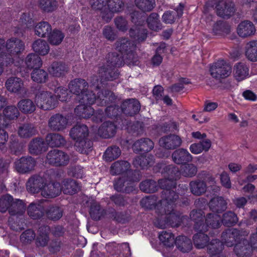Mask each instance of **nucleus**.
<instances>
[{
    "label": "nucleus",
    "mask_w": 257,
    "mask_h": 257,
    "mask_svg": "<svg viewBox=\"0 0 257 257\" xmlns=\"http://www.w3.org/2000/svg\"><path fill=\"white\" fill-rule=\"evenodd\" d=\"M207 252L211 257H225L221 251L223 245L221 241L218 239H212L209 240L207 246Z\"/></svg>",
    "instance_id": "nucleus-27"
},
{
    "label": "nucleus",
    "mask_w": 257,
    "mask_h": 257,
    "mask_svg": "<svg viewBox=\"0 0 257 257\" xmlns=\"http://www.w3.org/2000/svg\"><path fill=\"white\" fill-rule=\"evenodd\" d=\"M154 147L153 142L149 138H142L136 141L133 145V149L136 153L151 151Z\"/></svg>",
    "instance_id": "nucleus-28"
},
{
    "label": "nucleus",
    "mask_w": 257,
    "mask_h": 257,
    "mask_svg": "<svg viewBox=\"0 0 257 257\" xmlns=\"http://www.w3.org/2000/svg\"><path fill=\"white\" fill-rule=\"evenodd\" d=\"M182 143L181 138L176 135H170L161 137L159 141L160 146L167 150H174L180 147Z\"/></svg>",
    "instance_id": "nucleus-16"
},
{
    "label": "nucleus",
    "mask_w": 257,
    "mask_h": 257,
    "mask_svg": "<svg viewBox=\"0 0 257 257\" xmlns=\"http://www.w3.org/2000/svg\"><path fill=\"white\" fill-rule=\"evenodd\" d=\"M26 205L23 200L16 199L13 201L9 213L12 216H22L25 212Z\"/></svg>",
    "instance_id": "nucleus-46"
},
{
    "label": "nucleus",
    "mask_w": 257,
    "mask_h": 257,
    "mask_svg": "<svg viewBox=\"0 0 257 257\" xmlns=\"http://www.w3.org/2000/svg\"><path fill=\"white\" fill-rule=\"evenodd\" d=\"M6 87L7 90L13 93H19L24 86L22 79L17 77L9 78L6 82Z\"/></svg>",
    "instance_id": "nucleus-33"
},
{
    "label": "nucleus",
    "mask_w": 257,
    "mask_h": 257,
    "mask_svg": "<svg viewBox=\"0 0 257 257\" xmlns=\"http://www.w3.org/2000/svg\"><path fill=\"white\" fill-rule=\"evenodd\" d=\"M121 108V111L125 114L133 116L140 111L141 105L137 99L132 98L123 101Z\"/></svg>",
    "instance_id": "nucleus-24"
},
{
    "label": "nucleus",
    "mask_w": 257,
    "mask_h": 257,
    "mask_svg": "<svg viewBox=\"0 0 257 257\" xmlns=\"http://www.w3.org/2000/svg\"><path fill=\"white\" fill-rule=\"evenodd\" d=\"M245 56L251 61H257V40H252L246 44Z\"/></svg>",
    "instance_id": "nucleus-53"
},
{
    "label": "nucleus",
    "mask_w": 257,
    "mask_h": 257,
    "mask_svg": "<svg viewBox=\"0 0 257 257\" xmlns=\"http://www.w3.org/2000/svg\"><path fill=\"white\" fill-rule=\"evenodd\" d=\"M211 145V141L208 140H205L200 141L198 143H194L190 145L189 149L190 152L194 154L197 155L200 154L203 151H208Z\"/></svg>",
    "instance_id": "nucleus-45"
},
{
    "label": "nucleus",
    "mask_w": 257,
    "mask_h": 257,
    "mask_svg": "<svg viewBox=\"0 0 257 257\" xmlns=\"http://www.w3.org/2000/svg\"><path fill=\"white\" fill-rule=\"evenodd\" d=\"M35 103L39 108L50 110L57 106L58 101L52 92L43 90L38 91L36 94Z\"/></svg>",
    "instance_id": "nucleus-4"
},
{
    "label": "nucleus",
    "mask_w": 257,
    "mask_h": 257,
    "mask_svg": "<svg viewBox=\"0 0 257 257\" xmlns=\"http://www.w3.org/2000/svg\"><path fill=\"white\" fill-rule=\"evenodd\" d=\"M88 84L81 78H75L68 84L70 91L77 96L81 103L92 104L95 102L98 105H106L114 99L113 93L109 90H104L97 93V97L92 91L87 90Z\"/></svg>",
    "instance_id": "nucleus-1"
},
{
    "label": "nucleus",
    "mask_w": 257,
    "mask_h": 257,
    "mask_svg": "<svg viewBox=\"0 0 257 257\" xmlns=\"http://www.w3.org/2000/svg\"><path fill=\"white\" fill-rule=\"evenodd\" d=\"M78 105L74 109L76 115L80 118H87L93 115L94 112V109L87 103H83Z\"/></svg>",
    "instance_id": "nucleus-35"
},
{
    "label": "nucleus",
    "mask_w": 257,
    "mask_h": 257,
    "mask_svg": "<svg viewBox=\"0 0 257 257\" xmlns=\"http://www.w3.org/2000/svg\"><path fill=\"white\" fill-rule=\"evenodd\" d=\"M36 165L35 159L31 156L22 157L14 162L15 169L22 174L31 172L34 170Z\"/></svg>",
    "instance_id": "nucleus-12"
},
{
    "label": "nucleus",
    "mask_w": 257,
    "mask_h": 257,
    "mask_svg": "<svg viewBox=\"0 0 257 257\" xmlns=\"http://www.w3.org/2000/svg\"><path fill=\"white\" fill-rule=\"evenodd\" d=\"M148 27L154 31H159L162 28V24L159 20V16L156 13L150 15L147 19Z\"/></svg>",
    "instance_id": "nucleus-56"
},
{
    "label": "nucleus",
    "mask_w": 257,
    "mask_h": 257,
    "mask_svg": "<svg viewBox=\"0 0 257 257\" xmlns=\"http://www.w3.org/2000/svg\"><path fill=\"white\" fill-rule=\"evenodd\" d=\"M50 227L48 226H43L39 227L38 235L36 238V242L37 246H45L49 240L48 236Z\"/></svg>",
    "instance_id": "nucleus-42"
},
{
    "label": "nucleus",
    "mask_w": 257,
    "mask_h": 257,
    "mask_svg": "<svg viewBox=\"0 0 257 257\" xmlns=\"http://www.w3.org/2000/svg\"><path fill=\"white\" fill-rule=\"evenodd\" d=\"M68 123V118L60 114L52 115L48 120V126L53 131H62L66 128Z\"/></svg>",
    "instance_id": "nucleus-15"
},
{
    "label": "nucleus",
    "mask_w": 257,
    "mask_h": 257,
    "mask_svg": "<svg viewBox=\"0 0 257 257\" xmlns=\"http://www.w3.org/2000/svg\"><path fill=\"white\" fill-rule=\"evenodd\" d=\"M48 78V75L47 72L43 69H34L31 73V78L33 81L38 83L46 82Z\"/></svg>",
    "instance_id": "nucleus-61"
},
{
    "label": "nucleus",
    "mask_w": 257,
    "mask_h": 257,
    "mask_svg": "<svg viewBox=\"0 0 257 257\" xmlns=\"http://www.w3.org/2000/svg\"><path fill=\"white\" fill-rule=\"evenodd\" d=\"M3 114L7 120H14L18 117L20 112L14 105L8 106L3 110Z\"/></svg>",
    "instance_id": "nucleus-64"
},
{
    "label": "nucleus",
    "mask_w": 257,
    "mask_h": 257,
    "mask_svg": "<svg viewBox=\"0 0 257 257\" xmlns=\"http://www.w3.org/2000/svg\"><path fill=\"white\" fill-rule=\"evenodd\" d=\"M116 125L112 122L106 121L98 130V134L102 138L107 139L113 137L116 133Z\"/></svg>",
    "instance_id": "nucleus-29"
},
{
    "label": "nucleus",
    "mask_w": 257,
    "mask_h": 257,
    "mask_svg": "<svg viewBox=\"0 0 257 257\" xmlns=\"http://www.w3.org/2000/svg\"><path fill=\"white\" fill-rule=\"evenodd\" d=\"M29 152L31 154L38 155L42 151H45V144L41 138L34 139L29 145Z\"/></svg>",
    "instance_id": "nucleus-44"
},
{
    "label": "nucleus",
    "mask_w": 257,
    "mask_h": 257,
    "mask_svg": "<svg viewBox=\"0 0 257 257\" xmlns=\"http://www.w3.org/2000/svg\"><path fill=\"white\" fill-rule=\"evenodd\" d=\"M209 71L213 78L220 80L230 75L231 67L224 60H220L210 66Z\"/></svg>",
    "instance_id": "nucleus-7"
},
{
    "label": "nucleus",
    "mask_w": 257,
    "mask_h": 257,
    "mask_svg": "<svg viewBox=\"0 0 257 257\" xmlns=\"http://www.w3.org/2000/svg\"><path fill=\"white\" fill-rule=\"evenodd\" d=\"M46 179L40 175L35 174L31 176L28 180L26 186L27 190L32 194L41 192Z\"/></svg>",
    "instance_id": "nucleus-13"
},
{
    "label": "nucleus",
    "mask_w": 257,
    "mask_h": 257,
    "mask_svg": "<svg viewBox=\"0 0 257 257\" xmlns=\"http://www.w3.org/2000/svg\"><path fill=\"white\" fill-rule=\"evenodd\" d=\"M140 188L144 192L152 193L158 190L159 186L155 180L146 179L140 183Z\"/></svg>",
    "instance_id": "nucleus-55"
},
{
    "label": "nucleus",
    "mask_w": 257,
    "mask_h": 257,
    "mask_svg": "<svg viewBox=\"0 0 257 257\" xmlns=\"http://www.w3.org/2000/svg\"><path fill=\"white\" fill-rule=\"evenodd\" d=\"M175 201H169L165 207H161L158 204L157 211L161 213L160 216L157 217L154 221L155 225L160 228H165L167 227H177L181 224L185 220H187V216H180L176 214L174 209Z\"/></svg>",
    "instance_id": "nucleus-3"
},
{
    "label": "nucleus",
    "mask_w": 257,
    "mask_h": 257,
    "mask_svg": "<svg viewBox=\"0 0 257 257\" xmlns=\"http://www.w3.org/2000/svg\"><path fill=\"white\" fill-rule=\"evenodd\" d=\"M218 16L223 18H229L234 12V4L231 0H212Z\"/></svg>",
    "instance_id": "nucleus-8"
},
{
    "label": "nucleus",
    "mask_w": 257,
    "mask_h": 257,
    "mask_svg": "<svg viewBox=\"0 0 257 257\" xmlns=\"http://www.w3.org/2000/svg\"><path fill=\"white\" fill-rule=\"evenodd\" d=\"M159 238L164 245L168 247L173 246L175 243L174 235L170 231H162L159 234Z\"/></svg>",
    "instance_id": "nucleus-58"
},
{
    "label": "nucleus",
    "mask_w": 257,
    "mask_h": 257,
    "mask_svg": "<svg viewBox=\"0 0 257 257\" xmlns=\"http://www.w3.org/2000/svg\"><path fill=\"white\" fill-rule=\"evenodd\" d=\"M36 103L29 98L21 100L17 104L19 109L24 114H31L36 110Z\"/></svg>",
    "instance_id": "nucleus-43"
},
{
    "label": "nucleus",
    "mask_w": 257,
    "mask_h": 257,
    "mask_svg": "<svg viewBox=\"0 0 257 257\" xmlns=\"http://www.w3.org/2000/svg\"><path fill=\"white\" fill-rule=\"evenodd\" d=\"M107 250L111 252V249L118 251L120 254H122L124 257H128L131 256V248L129 244L127 242L122 244H116L115 243H110L106 246Z\"/></svg>",
    "instance_id": "nucleus-37"
},
{
    "label": "nucleus",
    "mask_w": 257,
    "mask_h": 257,
    "mask_svg": "<svg viewBox=\"0 0 257 257\" xmlns=\"http://www.w3.org/2000/svg\"><path fill=\"white\" fill-rule=\"evenodd\" d=\"M109 12L106 14L102 13V18L106 22H109L112 18V13L121 12L123 10V0H107Z\"/></svg>",
    "instance_id": "nucleus-19"
},
{
    "label": "nucleus",
    "mask_w": 257,
    "mask_h": 257,
    "mask_svg": "<svg viewBox=\"0 0 257 257\" xmlns=\"http://www.w3.org/2000/svg\"><path fill=\"white\" fill-rule=\"evenodd\" d=\"M236 31L239 36L241 38H246L254 35L256 29L251 22L245 20L238 24Z\"/></svg>",
    "instance_id": "nucleus-25"
},
{
    "label": "nucleus",
    "mask_w": 257,
    "mask_h": 257,
    "mask_svg": "<svg viewBox=\"0 0 257 257\" xmlns=\"http://www.w3.org/2000/svg\"><path fill=\"white\" fill-rule=\"evenodd\" d=\"M115 45L116 50L125 56L126 59L131 60L133 59L134 51L136 47L133 42H131L127 38H122L118 39Z\"/></svg>",
    "instance_id": "nucleus-11"
},
{
    "label": "nucleus",
    "mask_w": 257,
    "mask_h": 257,
    "mask_svg": "<svg viewBox=\"0 0 257 257\" xmlns=\"http://www.w3.org/2000/svg\"><path fill=\"white\" fill-rule=\"evenodd\" d=\"M68 67L61 62H53L49 68V73L53 76L59 77L65 75L68 71Z\"/></svg>",
    "instance_id": "nucleus-32"
},
{
    "label": "nucleus",
    "mask_w": 257,
    "mask_h": 257,
    "mask_svg": "<svg viewBox=\"0 0 257 257\" xmlns=\"http://www.w3.org/2000/svg\"><path fill=\"white\" fill-rule=\"evenodd\" d=\"M119 148L115 146L108 148L104 152L103 157L106 161H112L117 159L120 155Z\"/></svg>",
    "instance_id": "nucleus-60"
},
{
    "label": "nucleus",
    "mask_w": 257,
    "mask_h": 257,
    "mask_svg": "<svg viewBox=\"0 0 257 257\" xmlns=\"http://www.w3.org/2000/svg\"><path fill=\"white\" fill-rule=\"evenodd\" d=\"M159 187L163 189L161 198L165 201H176L178 195L176 193V183L170 178L162 179L158 180Z\"/></svg>",
    "instance_id": "nucleus-5"
},
{
    "label": "nucleus",
    "mask_w": 257,
    "mask_h": 257,
    "mask_svg": "<svg viewBox=\"0 0 257 257\" xmlns=\"http://www.w3.org/2000/svg\"><path fill=\"white\" fill-rule=\"evenodd\" d=\"M36 34L41 37H45L50 33L52 28L51 25L46 22H40L35 27Z\"/></svg>",
    "instance_id": "nucleus-59"
},
{
    "label": "nucleus",
    "mask_w": 257,
    "mask_h": 257,
    "mask_svg": "<svg viewBox=\"0 0 257 257\" xmlns=\"http://www.w3.org/2000/svg\"><path fill=\"white\" fill-rule=\"evenodd\" d=\"M205 231H198L193 236L194 245L197 248H203L207 246L210 239L208 236L204 233Z\"/></svg>",
    "instance_id": "nucleus-47"
},
{
    "label": "nucleus",
    "mask_w": 257,
    "mask_h": 257,
    "mask_svg": "<svg viewBox=\"0 0 257 257\" xmlns=\"http://www.w3.org/2000/svg\"><path fill=\"white\" fill-rule=\"evenodd\" d=\"M47 217L53 221L59 220L63 216V209L57 205L49 206L45 210Z\"/></svg>",
    "instance_id": "nucleus-39"
},
{
    "label": "nucleus",
    "mask_w": 257,
    "mask_h": 257,
    "mask_svg": "<svg viewBox=\"0 0 257 257\" xmlns=\"http://www.w3.org/2000/svg\"><path fill=\"white\" fill-rule=\"evenodd\" d=\"M210 209L213 212L221 213L227 208V202L222 197H215L209 202Z\"/></svg>",
    "instance_id": "nucleus-34"
},
{
    "label": "nucleus",
    "mask_w": 257,
    "mask_h": 257,
    "mask_svg": "<svg viewBox=\"0 0 257 257\" xmlns=\"http://www.w3.org/2000/svg\"><path fill=\"white\" fill-rule=\"evenodd\" d=\"M221 239L226 246H232L242 240L243 238L239 230L237 229L231 228L228 229L222 232Z\"/></svg>",
    "instance_id": "nucleus-14"
},
{
    "label": "nucleus",
    "mask_w": 257,
    "mask_h": 257,
    "mask_svg": "<svg viewBox=\"0 0 257 257\" xmlns=\"http://www.w3.org/2000/svg\"><path fill=\"white\" fill-rule=\"evenodd\" d=\"M175 244L178 248L183 252L189 251L192 247L191 239L184 235H180L176 237Z\"/></svg>",
    "instance_id": "nucleus-49"
},
{
    "label": "nucleus",
    "mask_w": 257,
    "mask_h": 257,
    "mask_svg": "<svg viewBox=\"0 0 257 257\" xmlns=\"http://www.w3.org/2000/svg\"><path fill=\"white\" fill-rule=\"evenodd\" d=\"M220 216L217 214L208 213L205 218V225L206 226L205 231H208V228L217 229L221 225Z\"/></svg>",
    "instance_id": "nucleus-40"
},
{
    "label": "nucleus",
    "mask_w": 257,
    "mask_h": 257,
    "mask_svg": "<svg viewBox=\"0 0 257 257\" xmlns=\"http://www.w3.org/2000/svg\"><path fill=\"white\" fill-rule=\"evenodd\" d=\"M138 177L131 178L122 177L113 183L114 188L117 192H123L130 193L135 190V183L139 181L140 179V174L138 173Z\"/></svg>",
    "instance_id": "nucleus-9"
},
{
    "label": "nucleus",
    "mask_w": 257,
    "mask_h": 257,
    "mask_svg": "<svg viewBox=\"0 0 257 257\" xmlns=\"http://www.w3.org/2000/svg\"><path fill=\"white\" fill-rule=\"evenodd\" d=\"M253 249V243L250 241V243L245 239L239 241L235 244L234 246V252L235 254L239 257H250Z\"/></svg>",
    "instance_id": "nucleus-20"
},
{
    "label": "nucleus",
    "mask_w": 257,
    "mask_h": 257,
    "mask_svg": "<svg viewBox=\"0 0 257 257\" xmlns=\"http://www.w3.org/2000/svg\"><path fill=\"white\" fill-rule=\"evenodd\" d=\"M61 192V185L58 182H49L46 180L41 192V195L47 198H51L59 195Z\"/></svg>",
    "instance_id": "nucleus-18"
},
{
    "label": "nucleus",
    "mask_w": 257,
    "mask_h": 257,
    "mask_svg": "<svg viewBox=\"0 0 257 257\" xmlns=\"http://www.w3.org/2000/svg\"><path fill=\"white\" fill-rule=\"evenodd\" d=\"M88 128L83 124H77L70 131L69 135L71 138L76 142L88 137Z\"/></svg>",
    "instance_id": "nucleus-23"
},
{
    "label": "nucleus",
    "mask_w": 257,
    "mask_h": 257,
    "mask_svg": "<svg viewBox=\"0 0 257 257\" xmlns=\"http://www.w3.org/2000/svg\"><path fill=\"white\" fill-rule=\"evenodd\" d=\"M205 214L201 209L193 210L190 213V218L194 222V229L196 231H205L206 226L204 222Z\"/></svg>",
    "instance_id": "nucleus-21"
},
{
    "label": "nucleus",
    "mask_w": 257,
    "mask_h": 257,
    "mask_svg": "<svg viewBox=\"0 0 257 257\" xmlns=\"http://www.w3.org/2000/svg\"><path fill=\"white\" fill-rule=\"evenodd\" d=\"M29 216L33 219L42 217L44 214V206L43 201H36L30 204L27 208Z\"/></svg>",
    "instance_id": "nucleus-26"
},
{
    "label": "nucleus",
    "mask_w": 257,
    "mask_h": 257,
    "mask_svg": "<svg viewBox=\"0 0 257 257\" xmlns=\"http://www.w3.org/2000/svg\"><path fill=\"white\" fill-rule=\"evenodd\" d=\"M154 162L153 156L151 155H141L136 157L133 161V165L136 168L143 169L152 166Z\"/></svg>",
    "instance_id": "nucleus-38"
},
{
    "label": "nucleus",
    "mask_w": 257,
    "mask_h": 257,
    "mask_svg": "<svg viewBox=\"0 0 257 257\" xmlns=\"http://www.w3.org/2000/svg\"><path fill=\"white\" fill-rule=\"evenodd\" d=\"M25 64L26 70H24L26 73L29 72V70L32 69H36L42 65V61L41 58L36 54L30 53L28 54L25 60Z\"/></svg>",
    "instance_id": "nucleus-31"
},
{
    "label": "nucleus",
    "mask_w": 257,
    "mask_h": 257,
    "mask_svg": "<svg viewBox=\"0 0 257 257\" xmlns=\"http://www.w3.org/2000/svg\"><path fill=\"white\" fill-rule=\"evenodd\" d=\"M162 198V199L158 202V197L155 195H152L148 196H146L142 199L141 200V205L143 207H144L148 209H155V212L157 215V217L160 216L161 213H158L157 211V207L158 204H161V207H165V205L168 203V201H165Z\"/></svg>",
    "instance_id": "nucleus-17"
},
{
    "label": "nucleus",
    "mask_w": 257,
    "mask_h": 257,
    "mask_svg": "<svg viewBox=\"0 0 257 257\" xmlns=\"http://www.w3.org/2000/svg\"><path fill=\"white\" fill-rule=\"evenodd\" d=\"M48 163L55 166L67 165L69 162V156L64 152L54 149L48 152L46 156Z\"/></svg>",
    "instance_id": "nucleus-10"
},
{
    "label": "nucleus",
    "mask_w": 257,
    "mask_h": 257,
    "mask_svg": "<svg viewBox=\"0 0 257 257\" xmlns=\"http://www.w3.org/2000/svg\"><path fill=\"white\" fill-rule=\"evenodd\" d=\"M74 147L76 150L81 154H88L92 149V142L88 137L75 142Z\"/></svg>",
    "instance_id": "nucleus-50"
},
{
    "label": "nucleus",
    "mask_w": 257,
    "mask_h": 257,
    "mask_svg": "<svg viewBox=\"0 0 257 257\" xmlns=\"http://www.w3.org/2000/svg\"><path fill=\"white\" fill-rule=\"evenodd\" d=\"M173 161L178 165H184L191 162L193 157L187 150L181 148L176 150L172 154Z\"/></svg>",
    "instance_id": "nucleus-22"
},
{
    "label": "nucleus",
    "mask_w": 257,
    "mask_h": 257,
    "mask_svg": "<svg viewBox=\"0 0 257 257\" xmlns=\"http://www.w3.org/2000/svg\"><path fill=\"white\" fill-rule=\"evenodd\" d=\"M190 192L195 196H200L205 193L207 190L206 183L200 180L192 181L189 183Z\"/></svg>",
    "instance_id": "nucleus-36"
},
{
    "label": "nucleus",
    "mask_w": 257,
    "mask_h": 257,
    "mask_svg": "<svg viewBox=\"0 0 257 257\" xmlns=\"http://www.w3.org/2000/svg\"><path fill=\"white\" fill-rule=\"evenodd\" d=\"M237 221V216L233 211H228L222 215L221 223L225 226L234 225Z\"/></svg>",
    "instance_id": "nucleus-62"
},
{
    "label": "nucleus",
    "mask_w": 257,
    "mask_h": 257,
    "mask_svg": "<svg viewBox=\"0 0 257 257\" xmlns=\"http://www.w3.org/2000/svg\"><path fill=\"white\" fill-rule=\"evenodd\" d=\"M130 163L125 161H118L113 163L110 168V173L113 175H118L124 173L129 170Z\"/></svg>",
    "instance_id": "nucleus-52"
},
{
    "label": "nucleus",
    "mask_w": 257,
    "mask_h": 257,
    "mask_svg": "<svg viewBox=\"0 0 257 257\" xmlns=\"http://www.w3.org/2000/svg\"><path fill=\"white\" fill-rule=\"evenodd\" d=\"M129 34L130 37L140 42L145 41L147 38V30L142 26H136L130 29Z\"/></svg>",
    "instance_id": "nucleus-51"
},
{
    "label": "nucleus",
    "mask_w": 257,
    "mask_h": 257,
    "mask_svg": "<svg viewBox=\"0 0 257 257\" xmlns=\"http://www.w3.org/2000/svg\"><path fill=\"white\" fill-rule=\"evenodd\" d=\"M213 32L215 35H224L230 32V26L223 21L217 22L213 28Z\"/></svg>",
    "instance_id": "nucleus-63"
},
{
    "label": "nucleus",
    "mask_w": 257,
    "mask_h": 257,
    "mask_svg": "<svg viewBox=\"0 0 257 257\" xmlns=\"http://www.w3.org/2000/svg\"><path fill=\"white\" fill-rule=\"evenodd\" d=\"M33 50L40 55H46L49 52L50 48L47 42L44 40L39 39L33 44Z\"/></svg>",
    "instance_id": "nucleus-54"
},
{
    "label": "nucleus",
    "mask_w": 257,
    "mask_h": 257,
    "mask_svg": "<svg viewBox=\"0 0 257 257\" xmlns=\"http://www.w3.org/2000/svg\"><path fill=\"white\" fill-rule=\"evenodd\" d=\"M124 59H126L125 56L121 54H109L107 67L104 66L99 68L97 72L98 76H93L91 78V85L97 90L99 89V84L104 81H112L116 79L119 73L117 70H114V68L121 66Z\"/></svg>",
    "instance_id": "nucleus-2"
},
{
    "label": "nucleus",
    "mask_w": 257,
    "mask_h": 257,
    "mask_svg": "<svg viewBox=\"0 0 257 257\" xmlns=\"http://www.w3.org/2000/svg\"><path fill=\"white\" fill-rule=\"evenodd\" d=\"M81 186L78 182L71 179H65L62 183L61 191L66 194L73 195L76 193Z\"/></svg>",
    "instance_id": "nucleus-30"
},
{
    "label": "nucleus",
    "mask_w": 257,
    "mask_h": 257,
    "mask_svg": "<svg viewBox=\"0 0 257 257\" xmlns=\"http://www.w3.org/2000/svg\"><path fill=\"white\" fill-rule=\"evenodd\" d=\"M46 142L50 147H59L65 144L64 138L60 134L50 133L46 137Z\"/></svg>",
    "instance_id": "nucleus-41"
},
{
    "label": "nucleus",
    "mask_w": 257,
    "mask_h": 257,
    "mask_svg": "<svg viewBox=\"0 0 257 257\" xmlns=\"http://www.w3.org/2000/svg\"><path fill=\"white\" fill-rule=\"evenodd\" d=\"M37 133L35 127L30 123H25L19 126V136L23 138H28L35 135Z\"/></svg>",
    "instance_id": "nucleus-57"
},
{
    "label": "nucleus",
    "mask_w": 257,
    "mask_h": 257,
    "mask_svg": "<svg viewBox=\"0 0 257 257\" xmlns=\"http://www.w3.org/2000/svg\"><path fill=\"white\" fill-rule=\"evenodd\" d=\"M25 49L24 43L19 39L11 38L6 43L7 55H5L6 62L8 64L13 63L14 57L21 53Z\"/></svg>",
    "instance_id": "nucleus-6"
},
{
    "label": "nucleus",
    "mask_w": 257,
    "mask_h": 257,
    "mask_svg": "<svg viewBox=\"0 0 257 257\" xmlns=\"http://www.w3.org/2000/svg\"><path fill=\"white\" fill-rule=\"evenodd\" d=\"M248 67L244 63H238L234 66V77L238 81L242 80L248 76Z\"/></svg>",
    "instance_id": "nucleus-48"
}]
</instances>
